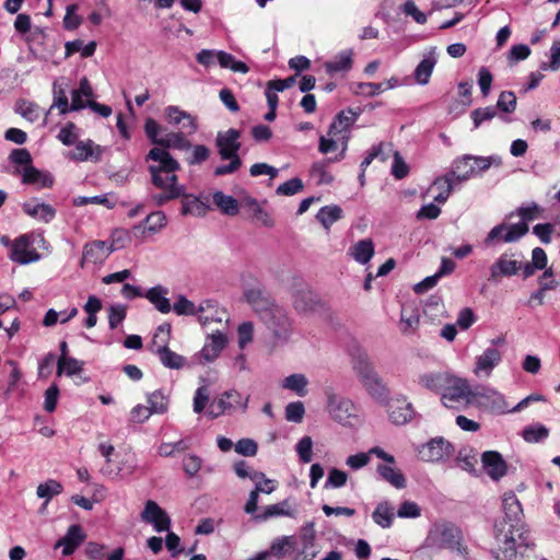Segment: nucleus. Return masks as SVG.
<instances>
[{
    "label": "nucleus",
    "mask_w": 560,
    "mask_h": 560,
    "mask_svg": "<svg viewBox=\"0 0 560 560\" xmlns=\"http://www.w3.org/2000/svg\"><path fill=\"white\" fill-rule=\"evenodd\" d=\"M241 132L237 129L230 128L225 131H219L215 137V145L218 148L221 160H229V164L219 165L214 168L215 176L233 174L242 165V160L237 152L241 149Z\"/></svg>",
    "instance_id": "obj_1"
},
{
    "label": "nucleus",
    "mask_w": 560,
    "mask_h": 560,
    "mask_svg": "<svg viewBox=\"0 0 560 560\" xmlns=\"http://www.w3.org/2000/svg\"><path fill=\"white\" fill-rule=\"evenodd\" d=\"M501 165L502 159L500 155L477 156L464 154L453 161L452 176H455L458 182H466L488 171L491 166L499 167Z\"/></svg>",
    "instance_id": "obj_2"
},
{
    "label": "nucleus",
    "mask_w": 560,
    "mask_h": 560,
    "mask_svg": "<svg viewBox=\"0 0 560 560\" xmlns=\"http://www.w3.org/2000/svg\"><path fill=\"white\" fill-rule=\"evenodd\" d=\"M152 185L160 189V192L151 194L150 198L154 206L161 207L172 200L185 195V186L179 184L175 172L159 173L154 167H148Z\"/></svg>",
    "instance_id": "obj_3"
},
{
    "label": "nucleus",
    "mask_w": 560,
    "mask_h": 560,
    "mask_svg": "<svg viewBox=\"0 0 560 560\" xmlns=\"http://www.w3.org/2000/svg\"><path fill=\"white\" fill-rule=\"evenodd\" d=\"M292 306L301 315H310L324 305L319 295L306 283H296L291 293Z\"/></svg>",
    "instance_id": "obj_4"
},
{
    "label": "nucleus",
    "mask_w": 560,
    "mask_h": 560,
    "mask_svg": "<svg viewBox=\"0 0 560 560\" xmlns=\"http://www.w3.org/2000/svg\"><path fill=\"white\" fill-rule=\"evenodd\" d=\"M260 317L277 339H289L292 323L288 313L282 307L270 304L261 311Z\"/></svg>",
    "instance_id": "obj_5"
},
{
    "label": "nucleus",
    "mask_w": 560,
    "mask_h": 560,
    "mask_svg": "<svg viewBox=\"0 0 560 560\" xmlns=\"http://www.w3.org/2000/svg\"><path fill=\"white\" fill-rule=\"evenodd\" d=\"M528 232V225L525 222L515 224L501 223L493 226L483 240L486 247H494L500 243H514L522 238Z\"/></svg>",
    "instance_id": "obj_6"
},
{
    "label": "nucleus",
    "mask_w": 560,
    "mask_h": 560,
    "mask_svg": "<svg viewBox=\"0 0 560 560\" xmlns=\"http://www.w3.org/2000/svg\"><path fill=\"white\" fill-rule=\"evenodd\" d=\"M327 410L331 418L343 425H352L357 419V409L353 402L331 390L326 392Z\"/></svg>",
    "instance_id": "obj_7"
},
{
    "label": "nucleus",
    "mask_w": 560,
    "mask_h": 560,
    "mask_svg": "<svg viewBox=\"0 0 560 560\" xmlns=\"http://www.w3.org/2000/svg\"><path fill=\"white\" fill-rule=\"evenodd\" d=\"M196 59L205 67L212 66L217 59L221 68L230 69L233 72L243 74L249 71V68L245 62L236 60L232 54L223 50L215 51L211 49H202L197 54Z\"/></svg>",
    "instance_id": "obj_8"
},
{
    "label": "nucleus",
    "mask_w": 560,
    "mask_h": 560,
    "mask_svg": "<svg viewBox=\"0 0 560 560\" xmlns=\"http://www.w3.org/2000/svg\"><path fill=\"white\" fill-rule=\"evenodd\" d=\"M158 330H159V332H156L154 335L153 341H154V343H156L158 339L159 338L161 339V346H159L155 351L161 363L165 368H168V369H175V370L182 369L186 363V359L183 355L177 354L176 352L172 351L167 347V341H168L170 331H171L170 325L160 326Z\"/></svg>",
    "instance_id": "obj_9"
},
{
    "label": "nucleus",
    "mask_w": 560,
    "mask_h": 560,
    "mask_svg": "<svg viewBox=\"0 0 560 560\" xmlns=\"http://www.w3.org/2000/svg\"><path fill=\"white\" fill-rule=\"evenodd\" d=\"M358 114L351 109L340 112L335 120L331 122L328 136L336 137L338 140H342V150L335 159L328 161H339L345 158V153L349 140V129L355 122Z\"/></svg>",
    "instance_id": "obj_10"
},
{
    "label": "nucleus",
    "mask_w": 560,
    "mask_h": 560,
    "mask_svg": "<svg viewBox=\"0 0 560 560\" xmlns=\"http://www.w3.org/2000/svg\"><path fill=\"white\" fill-rule=\"evenodd\" d=\"M469 383L464 378H454L441 396V401L446 408H457V404L465 401L468 405L474 399Z\"/></svg>",
    "instance_id": "obj_11"
},
{
    "label": "nucleus",
    "mask_w": 560,
    "mask_h": 560,
    "mask_svg": "<svg viewBox=\"0 0 560 560\" xmlns=\"http://www.w3.org/2000/svg\"><path fill=\"white\" fill-rule=\"evenodd\" d=\"M248 400V397L243 399L242 395L235 389L226 390L212 404L211 410L208 415L214 419L225 412L235 411L236 409L245 411L247 409Z\"/></svg>",
    "instance_id": "obj_12"
},
{
    "label": "nucleus",
    "mask_w": 560,
    "mask_h": 560,
    "mask_svg": "<svg viewBox=\"0 0 560 560\" xmlns=\"http://www.w3.org/2000/svg\"><path fill=\"white\" fill-rule=\"evenodd\" d=\"M474 399L478 406L498 415L512 412L504 396L493 388H481L476 390Z\"/></svg>",
    "instance_id": "obj_13"
},
{
    "label": "nucleus",
    "mask_w": 560,
    "mask_h": 560,
    "mask_svg": "<svg viewBox=\"0 0 560 560\" xmlns=\"http://www.w3.org/2000/svg\"><path fill=\"white\" fill-rule=\"evenodd\" d=\"M521 269V261L514 259L512 254L503 253L489 267L488 280L490 282H498L503 277L510 278L516 276Z\"/></svg>",
    "instance_id": "obj_14"
},
{
    "label": "nucleus",
    "mask_w": 560,
    "mask_h": 560,
    "mask_svg": "<svg viewBox=\"0 0 560 560\" xmlns=\"http://www.w3.org/2000/svg\"><path fill=\"white\" fill-rule=\"evenodd\" d=\"M141 520L153 525L158 533L168 532L171 527V518L167 513L152 500L145 502L144 509L141 512Z\"/></svg>",
    "instance_id": "obj_15"
},
{
    "label": "nucleus",
    "mask_w": 560,
    "mask_h": 560,
    "mask_svg": "<svg viewBox=\"0 0 560 560\" xmlns=\"http://www.w3.org/2000/svg\"><path fill=\"white\" fill-rule=\"evenodd\" d=\"M10 258L21 265L37 261L40 256L32 246L28 235L19 236L12 244Z\"/></svg>",
    "instance_id": "obj_16"
},
{
    "label": "nucleus",
    "mask_w": 560,
    "mask_h": 560,
    "mask_svg": "<svg viewBox=\"0 0 560 560\" xmlns=\"http://www.w3.org/2000/svg\"><path fill=\"white\" fill-rule=\"evenodd\" d=\"M502 361V353L495 348H487L476 357L474 373L477 376L489 377L495 366Z\"/></svg>",
    "instance_id": "obj_17"
},
{
    "label": "nucleus",
    "mask_w": 560,
    "mask_h": 560,
    "mask_svg": "<svg viewBox=\"0 0 560 560\" xmlns=\"http://www.w3.org/2000/svg\"><path fill=\"white\" fill-rule=\"evenodd\" d=\"M114 243L106 241H93L83 248V260L91 264H102L114 250Z\"/></svg>",
    "instance_id": "obj_18"
},
{
    "label": "nucleus",
    "mask_w": 560,
    "mask_h": 560,
    "mask_svg": "<svg viewBox=\"0 0 560 560\" xmlns=\"http://www.w3.org/2000/svg\"><path fill=\"white\" fill-rule=\"evenodd\" d=\"M165 115L170 124L174 126H182V129L188 135L195 133L198 129L196 117L188 112L180 109L178 106H167L165 108Z\"/></svg>",
    "instance_id": "obj_19"
},
{
    "label": "nucleus",
    "mask_w": 560,
    "mask_h": 560,
    "mask_svg": "<svg viewBox=\"0 0 560 560\" xmlns=\"http://www.w3.org/2000/svg\"><path fill=\"white\" fill-rule=\"evenodd\" d=\"M166 225V215L163 211H153L147 215L144 224L140 223L131 229V234L143 238L147 233L154 234Z\"/></svg>",
    "instance_id": "obj_20"
},
{
    "label": "nucleus",
    "mask_w": 560,
    "mask_h": 560,
    "mask_svg": "<svg viewBox=\"0 0 560 560\" xmlns=\"http://www.w3.org/2000/svg\"><path fill=\"white\" fill-rule=\"evenodd\" d=\"M228 338L224 332L217 330L208 335L207 340L200 350V357L206 362L214 361L225 348Z\"/></svg>",
    "instance_id": "obj_21"
},
{
    "label": "nucleus",
    "mask_w": 560,
    "mask_h": 560,
    "mask_svg": "<svg viewBox=\"0 0 560 560\" xmlns=\"http://www.w3.org/2000/svg\"><path fill=\"white\" fill-rule=\"evenodd\" d=\"M483 468L492 480H500L505 476L508 466L502 455L497 451H487L481 456Z\"/></svg>",
    "instance_id": "obj_22"
},
{
    "label": "nucleus",
    "mask_w": 560,
    "mask_h": 560,
    "mask_svg": "<svg viewBox=\"0 0 560 560\" xmlns=\"http://www.w3.org/2000/svg\"><path fill=\"white\" fill-rule=\"evenodd\" d=\"M388 416L393 423L405 424L411 420L413 416V408L411 402L407 401L404 397L392 399L388 402Z\"/></svg>",
    "instance_id": "obj_23"
},
{
    "label": "nucleus",
    "mask_w": 560,
    "mask_h": 560,
    "mask_svg": "<svg viewBox=\"0 0 560 560\" xmlns=\"http://www.w3.org/2000/svg\"><path fill=\"white\" fill-rule=\"evenodd\" d=\"M148 160H152L158 164H152L149 167H154L159 173L176 172L180 168L179 163L170 154L168 151L161 148H153L147 155Z\"/></svg>",
    "instance_id": "obj_24"
},
{
    "label": "nucleus",
    "mask_w": 560,
    "mask_h": 560,
    "mask_svg": "<svg viewBox=\"0 0 560 560\" xmlns=\"http://www.w3.org/2000/svg\"><path fill=\"white\" fill-rule=\"evenodd\" d=\"M137 458L135 454H126L118 463L116 468L112 466H104L101 469V472L104 476L115 478V479H124L131 476L137 469Z\"/></svg>",
    "instance_id": "obj_25"
},
{
    "label": "nucleus",
    "mask_w": 560,
    "mask_h": 560,
    "mask_svg": "<svg viewBox=\"0 0 560 560\" xmlns=\"http://www.w3.org/2000/svg\"><path fill=\"white\" fill-rule=\"evenodd\" d=\"M85 534L83 533L80 525H71L66 535L60 538L56 548L62 547V555L70 556L74 552V550L84 541Z\"/></svg>",
    "instance_id": "obj_26"
},
{
    "label": "nucleus",
    "mask_w": 560,
    "mask_h": 560,
    "mask_svg": "<svg viewBox=\"0 0 560 560\" xmlns=\"http://www.w3.org/2000/svg\"><path fill=\"white\" fill-rule=\"evenodd\" d=\"M451 453V445L442 438L433 439L420 451L421 457L427 462H439Z\"/></svg>",
    "instance_id": "obj_27"
},
{
    "label": "nucleus",
    "mask_w": 560,
    "mask_h": 560,
    "mask_svg": "<svg viewBox=\"0 0 560 560\" xmlns=\"http://www.w3.org/2000/svg\"><path fill=\"white\" fill-rule=\"evenodd\" d=\"M104 149L95 144L92 140L88 139L85 141H78L75 143V150L71 155L72 160L75 161H93L98 162L102 158Z\"/></svg>",
    "instance_id": "obj_28"
},
{
    "label": "nucleus",
    "mask_w": 560,
    "mask_h": 560,
    "mask_svg": "<svg viewBox=\"0 0 560 560\" xmlns=\"http://www.w3.org/2000/svg\"><path fill=\"white\" fill-rule=\"evenodd\" d=\"M438 62L435 48L432 47L424 56L423 59L416 67L413 72V78L416 82L420 85H425L429 83L434 67Z\"/></svg>",
    "instance_id": "obj_29"
},
{
    "label": "nucleus",
    "mask_w": 560,
    "mask_h": 560,
    "mask_svg": "<svg viewBox=\"0 0 560 560\" xmlns=\"http://www.w3.org/2000/svg\"><path fill=\"white\" fill-rule=\"evenodd\" d=\"M69 88L68 79L65 77L57 78L52 83L54 101L49 112L55 107L58 108L59 114L65 115L70 112L67 90Z\"/></svg>",
    "instance_id": "obj_30"
},
{
    "label": "nucleus",
    "mask_w": 560,
    "mask_h": 560,
    "mask_svg": "<svg viewBox=\"0 0 560 560\" xmlns=\"http://www.w3.org/2000/svg\"><path fill=\"white\" fill-rule=\"evenodd\" d=\"M22 209L27 215L46 223L50 222L56 215V210L50 205L36 200L24 202Z\"/></svg>",
    "instance_id": "obj_31"
},
{
    "label": "nucleus",
    "mask_w": 560,
    "mask_h": 560,
    "mask_svg": "<svg viewBox=\"0 0 560 560\" xmlns=\"http://www.w3.org/2000/svg\"><path fill=\"white\" fill-rule=\"evenodd\" d=\"M241 207L247 211L257 222L265 226H273V220L270 214L253 197H245L241 201Z\"/></svg>",
    "instance_id": "obj_32"
},
{
    "label": "nucleus",
    "mask_w": 560,
    "mask_h": 560,
    "mask_svg": "<svg viewBox=\"0 0 560 560\" xmlns=\"http://www.w3.org/2000/svg\"><path fill=\"white\" fill-rule=\"evenodd\" d=\"M168 290L162 285H155L149 289L144 296L154 305V307L163 313L167 314L172 310L170 300L166 298Z\"/></svg>",
    "instance_id": "obj_33"
},
{
    "label": "nucleus",
    "mask_w": 560,
    "mask_h": 560,
    "mask_svg": "<svg viewBox=\"0 0 560 560\" xmlns=\"http://www.w3.org/2000/svg\"><path fill=\"white\" fill-rule=\"evenodd\" d=\"M22 182L24 184L37 185L39 187H51L54 178L50 174L40 172L33 165H28L22 171Z\"/></svg>",
    "instance_id": "obj_34"
},
{
    "label": "nucleus",
    "mask_w": 560,
    "mask_h": 560,
    "mask_svg": "<svg viewBox=\"0 0 560 560\" xmlns=\"http://www.w3.org/2000/svg\"><path fill=\"white\" fill-rule=\"evenodd\" d=\"M353 50L345 49L338 52L332 60L325 63L328 73L349 71L352 68Z\"/></svg>",
    "instance_id": "obj_35"
},
{
    "label": "nucleus",
    "mask_w": 560,
    "mask_h": 560,
    "mask_svg": "<svg viewBox=\"0 0 560 560\" xmlns=\"http://www.w3.org/2000/svg\"><path fill=\"white\" fill-rule=\"evenodd\" d=\"M277 516H289V517H295V512L290 509V504L288 500H283L282 502L267 505L264 509V512L261 514L255 515L254 518L259 522L267 521L271 517Z\"/></svg>",
    "instance_id": "obj_36"
},
{
    "label": "nucleus",
    "mask_w": 560,
    "mask_h": 560,
    "mask_svg": "<svg viewBox=\"0 0 560 560\" xmlns=\"http://www.w3.org/2000/svg\"><path fill=\"white\" fill-rule=\"evenodd\" d=\"M212 200L223 214L233 217L240 211L241 203L234 197L220 190L213 192Z\"/></svg>",
    "instance_id": "obj_37"
},
{
    "label": "nucleus",
    "mask_w": 560,
    "mask_h": 560,
    "mask_svg": "<svg viewBox=\"0 0 560 560\" xmlns=\"http://www.w3.org/2000/svg\"><path fill=\"white\" fill-rule=\"evenodd\" d=\"M441 544L445 548L457 550L459 553L467 556V547L460 544V533L457 528L445 527L441 532Z\"/></svg>",
    "instance_id": "obj_38"
},
{
    "label": "nucleus",
    "mask_w": 560,
    "mask_h": 560,
    "mask_svg": "<svg viewBox=\"0 0 560 560\" xmlns=\"http://www.w3.org/2000/svg\"><path fill=\"white\" fill-rule=\"evenodd\" d=\"M179 198H182V214H191L196 217H202L206 214L208 207L196 196L185 192V195Z\"/></svg>",
    "instance_id": "obj_39"
},
{
    "label": "nucleus",
    "mask_w": 560,
    "mask_h": 560,
    "mask_svg": "<svg viewBox=\"0 0 560 560\" xmlns=\"http://www.w3.org/2000/svg\"><path fill=\"white\" fill-rule=\"evenodd\" d=\"M374 255V245L372 240L364 238L355 243L351 248V256L361 264H368Z\"/></svg>",
    "instance_id": "obj_40"
},
{
    "label": "nucleus",
    "mask_w": 560,
    "mask_h": 560,
    "mask_svg": "<svg viewBox=\"0 0 560 560\" xmlns=\"http://www.w3.org/2000/svg\"><path fill=\"white\" fill-rule=\"evenodd\" d=\"M392 465H378L377 472L396 489H404L406 487V478L399 469Z\"/></svg>",
    "instance_id": "obj_41"
},
{
    "label": "nucleus",
    "mask_w": 560,
    "mask_h": 560,
    "mask_svg": "<svg viewBox=\"0 0 560 560\" xmlns=\"http://www.w3.org/2000/svg\"><path fill=\"white\" fill-rule=\"evenodd\" d=\"M295 546V538L293 536H281L276 538L268 550L264 552H268V558L271 556H276L278 558H282L287 556Z\"/></svg>",
    "instance_id": "obj_42"
},
{
    "label": "nucleus",
    "mask_w": 560,
    "mask_h": 560,
    "mask_svg": "<svg viewBox=\"0 0 560 560\" xmlns=\"http://www.w3.org/2000/svg\"><path fill=\"white\" fill-rule=\"evenodd\" d=\"M454 179H456L455 176H452V171L444 176L438 177L434 183L433 187H435L439 190V194L434 197V201L438 203H444L448 199L453 187H454Z\"/></svg>",
    "instance_id": "obj_43"
},
{
    "label": "nucleus",
    "mask_w": 560,
    "mask_h": 560,
    "mask_svg": "<svg viewBox=\"0 0 560 560\" xmlns=\"http://www.w3.org/2000/svg\"><path fill=\"white\" fill-rule=\"evenodd\" d=\"M308 381L304 374L294 373L287 376L282 381V388L294 392L300 397H304L307 394Z\"/></svg>",
    "instance_id": "obj_44"
},
{
    "label": "nucleus",
    "mask_w": 560,
    "mask_h": 560,
    "mask_svg": "<svg viewBox=\"0 0 560 560\" xmlns=\"http://www.w3.org/2000/svg\"><path fill=\"white\" fill-rule=\"evenodd\" d=\"M372 518L382 528H389L394 520L393 508L386 501L378 503L372 513Z\"/></svg>",
    "instance_id": "obj_45"
},
{
    "label": "nucleus",
    "mask_w": 560,
    "mask_h": 560,
    "mask_svg": "<svg viewBox=\"0 0 560 560\" xmlns=\"http://www.w3.org/2000/svg\"><path fill=\"white\" fill-rule=\"evenodd\" d=\"M502 504L505 517L511 522L517 521L523 514L521 502L513 492H508L503 495Z\"/></svg>",
    "instance_id": "obj_46"
},
{
    "label": "nucleus",
    "mask_w": 560,
    "mask_h": 560,
    "mask_svg": "<svg viewBox=\"0 0 560 560\" xmlns=\"http://www.w3.org/2000/svg\"><path fill=\"white\" fill-rule=\"evenodd\" d=\"M160 145L163 147V149L173 148L182 151L191 149V143L186 139L184 132L166 133L161 138Z\"/></svg>",
    "instance_id": "obj_47"
},
{
    "label": "nucleus",
    "mask_w": 560,
    "mask_h": 560,
    "mask_svg": "<svg viewBox=\"0 0 560 560\" xmlns=\"http://www.w3.org/2000/svg\"><path fill=\"white\" fill-rule=\"evenodd\" d=\"M96 50V43L90 42L89 44L84 45L83 40L75 39L71 42H67L65 44V56L66 58L72 56L75 52H81V56L83 58H88L94 55Z\"/></svg>",
    "instance_id": "obj_48"
},
{
    "label": "nucleus",
    "mask_w": 560,
    "mask_h": 560,
    "mask_svg": "<svg viewBox=\"0 0 560 560\" xmlns=\"http://www.w3.org/2000/svg\"><path fill=\"white\" fill-rule=\"evenodd\" d=\"M363 386L374 399L382 404L387 402L388 389L377 374Z\"/></svg>",
    "instance_id": "obj_49"
},
{
    "label": "nucleus",
    "mask_w": 560,
    "mask_h": 560,
    "mask_svg": "<svg viewBox=\"0 0 560 560\" xmlns=\"http://www.w3.org/2000/svg\"><path fill=\"white\" fill-rule=\"evenodd\" d=\"M342 209L339 206H325L319 209L316 218L325 229H329L336 221L341 219Z\"/></svg>",
    "instance_id": "obj_50"
},
{
    "label": "nucleus",
    "mask_w": 560,
    "mask_h": 560,
    "mask_svg": "<svg viewBox=\"0 0 560 560\" xmlns=\"http://www.w3.org/2000/svg\"><path fill=\"white\" fill-rule=\"evenodd\" d=\"M62 490L63 487L59 481L55 479H49L38 485L36 494L38 498L45 499L44 505H47L50 499L55 495L60 494Z\"/></svg>",
    "instance_id": "obj_51"
},
{
    "label": "nucleus",
    "mask_w": 560,
    "mask_h": 560,
    "mask_svg": "<svg viewBox=\"0 0 560 560\" xmlns=\"http://www.w3.org/2000/svg\"><path fill=\"white\" fill-rule=\"evenodd\" d=\"M522 436L527 443H539L549 436V429L541 423H536L524 428Z\"/></svg>",
    "instance_id": "obj_52"
},
{
    "label": "nucleus",
    "mask_w": 560,
    "mask_h": 560,
    "mask_svg": "<svg viewBox=\"0 0 560 560\" xmlns=\"http://www.w3.org/2000/svg\"><path fill=\"white\" fill-rule=\"evenodd\" d=\"M83 370V362L74 358H59L57 374L65 373L67 376L79 374Z\"/></svg>",
    "instance_id": "obj_53"
},
{
    "label": "nucleus",
    "mask_w": 560,
    "mask_h": 560,
    "mask_svg": "<svg viewBox=\"0 0 560 560\" xmlns=\"http://www.w3.org/2000/svg\"><path fill=\"white\" fill-rule=\"evenodd\" d=\"M149 410L152 413H165L167 411V397L161 392L155 390L148 396Z\"/></svg>",
    "instance_id": "obj_54"
},
{
    "label": "nucleus",
    "mask_w": 560,
    "mask_h": 560,
    "mask_svg": "<svg viewBox=\"0 0 560 560\" xmlns=\"http://www.w3.org/2000/svg\"><path fill=\"white\" fill-rule=\"evenodd\" d=\"M354 371L363 385L377 374L369 360L361 358L355 362Z\"/></svg>",
    "instance_id": "obj_55"
},
{
    "label": "nucleus",
    "mask_w": 560,
    "mask_h": 560,
    "mask_svg": "<svg viewBox=\"0 0 560 560\" xmlns=\"http://www.w3.org/2000/svg\"><path fill=\"white\" fill-rule=\"evenodd\" d=\"M295 451L300 460L304 464L311 463L313 458V440L311 436H303L296 444Z\"/></svg>",
    "instance_id": "obj_56"
},
{
    "label": "nucleus",
    "mask_w": 560,
    "mask_h": 560,
    "mask_svg": "<svg viewBox=\"0 0 560 560\" xmlns=\"http://www.w3.org/2000/svg\"><path fill=\"white\" fill-rule=\"evenodd\" d=\"M348 481V474L338 468H331L328 472L327 480L325 481V489H337L346 486Z\"/></svg>",
    "instance_id": "obj_57"
},
{
    "label": "nucleus",
    "mask_w": 560,
    "mask_h": 560,
    "mask_svg": "<svg viewBox=\"0 0 560 560\" xmlns=\"http://www.w3.org/2000/svg\"><path fill=\"white\" fill-rule=\"evenodd\" d=\"M127 315V307L121 304L110 305L108 308V325L110 329H115L120 325Z\"/></svg>",
    "instance_id": "obj_58"
},
{
    "label": "nucleus",
    "mask_w": 560,
    "mask_h": 560,
    "mask_svg": "<svg viewBox=\"0 0 560 560\" xmlns=\"http://www.w3.org/2000/svg\"><path fill=\"white\" fill-rule=\"evenodd\" d=\"M495 108L503 113H513L516 108V96L512 91H503L498 98Z\"/></svg>",
    "instance_id": "obj_59"
},
{
    "label": "nucleus",
    "mask_w": 560,
    "mask_h": 560,
    "mask_svg": "<svg viewBox=\"0 0 560 560\" xmlns=\"http://www.w3.org/2000/svg\"><path fill=\"white\" fill-rule=\"evenodd\" d=\"M57 138L65 145H72L78 142L79 135L73 122H67L59 131Z\"/></svg>",
    "instance_id": "obj_60"
},
{
    "label": "nucleus",
    "mask_w": 560,
    "mask_h": 560,
    "mask_svg": "<svg viewBox=\"0 0 560 560\" xmlns=\"http://www.w3.org/2000/svg\"><path fill=\"white\" fill-rule=\"evenodd\" d=\"M495 115L497 108L494 106H487L472 110L470 117L474 121V127L478 128L483 121L491 120Z\"/></svg>",
    "instance_id": "obj_61"
},
{
    "label": "nucleus",
    "mask_w": 560,
    "mask_h": 560,
    "mask_svg": "<svg viewBox=\"0 0 560 560\" xmlns=\"http://www.w3.org/2000/svg\"><path fill=\"white\" fill-rule=\"evenodd\" d=\"M177 315H197V306L184 295H179L172 306Z\"/></svg>",
    "instance_id": "obj_62"
},
{
    "label": "nucleus",
    "mask_w": 560,
    "mask_h": 560,
    "mask_svg": "<svg viewBox=\"0 0 560 560\" xmlns=\"http://www.w3.org/2000/svg\"><path fill=\"white\" fill-rule=\"evenodd\" d=\"M303 187V182L300 178L294 177L279 185L276 189V192L282 196H293L300 192Z\"/></svg>",
    "instance_id": "obj_63"
},
{
    "label": "nucleus",
    "mask_w": 560,
    "mask_h": 560,
    "mask_svg": "<svg viewBox=\"0 0 560 560\" xmlns=\"http://www.w3.org/2000/svg\"><path fill=\"white\" fill-rule=\"evenodd\" d=\"M16 112L31 122L37 120L39 117L38 106L27 101H22L19 103Z\"/></svg>",
    "instance_id": "obj_64"
}]
</instances>
